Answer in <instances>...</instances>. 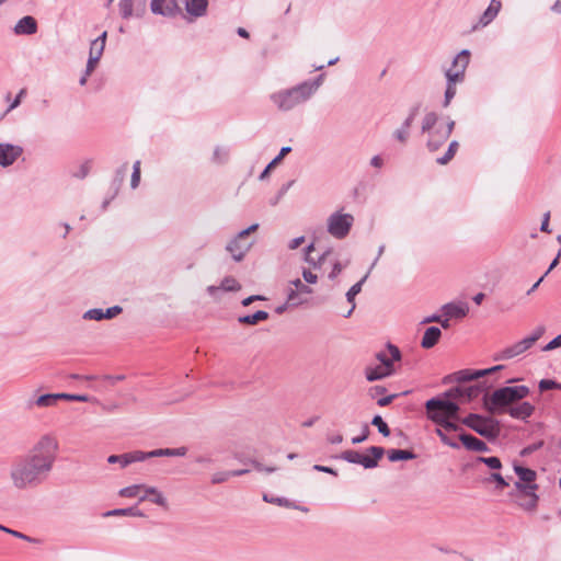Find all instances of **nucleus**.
<instances>
[{
	"mask_svg": "<svg viewBox=\"0 0 561 561\" xmlns=\"http://www.w3.org/2000/svg\"><path fill=\"white\" fill-rule=\"evenodd\" d=\"M458 148H459V142L457 140H453L449 144L446 153L443 157L437 158L436 162L442 165L447 164L455 157Z\"/></svg>",
	"mask_w": 561,
	"mask_h": 561,
	"instance_id": "nucleus-35",
	"label": "nucleus"
},
{
	"mask_svg": "<svg viewBox=\"0 0 561 561\" xmlns=\"http://www.w3.org/2000/svg\"><path fill=\"white\" fill-rule=\"evenodd\" d=\"M388 458L390 461H400V460H412L416 458V455L407 449H391L388 451Z\"/></svg>",
	"mask_w": 561,
	"mask_h": 561,
	"instance_id": "nucleus-31",
	"label": "nucleus"
},
{
	"mask_svg": "<svg viewBox=\"0 0 561 561\" xmlns=\"http://www.w3.org/2000/svg\"><path fill=\"white\" fill-rule=\"evenodd\" d=\"M457 420H447L440 427L449 432H459L461 427L457 424Z\"/></svg>",
	"mask_w": 561,
	"mask_h": 561,
	"instance_id": "nucleus-61",
	"label": "nucleus"
},
{
	"mask_svg": "<svg viewBox=\"0 0 561 561\" xmlns=\"http://www.w3.org/2000/svg\"><path fill=\"white\" fill-rule=\"evenodd\" d=\"M470 51L462 49L453 60V65L446 70L445 76L448 81H462L465 71L469 65Z\"/></svg>",
	"mask_w": 561,
	"mask_h": 561,
	"instance_id": "nucleus-8",
	"label": "nucleus"
},
{
	"mask_svg": "<svg viewBox=\"0 0 561 561\" xmlns=\"http://www.w3.org/2000/svg\"><path fill=\"white\" fill-rule=\"evenodd\" d=\"M462 392L463 398H466L467 401H471L478 398V396L482 392L488 393L486 387L483 383H478L473 386H462Z\"/></svg>",
	"mask_w": 561,
	"mask_h": 561,
	"instance_id": "nucleus-32",
	"label": "nucleus"
},
{
	"mask_svg": "<svg viewBox=\"0 0 561 561\" xmlns=\"http://www.w3.org/2000/svg\"><path fill=\"white\" fill-rule=\"evenodd\" d=\"M476 433L485 437L486 439L493 440L499 437L501 433L500 422L492 416H481V420L473 428Z\"/></svg>",
	"mask_w": 561,
	"mask_h": 561,
	"instance_id": "nucleus-9",
	"label": "nucleus"
},
{
	"mask_svg": "<svg viewBox=\"0 0 561 561\" xmlns=\"http://www.w3.org/2000/svg\"><path fill=\"white\" fill-rule=\"evenodd\" d=\"M208 0H186V12L194 18L204 16L207 12Z\"/></svg>",
	"mask_w": 561,
	"mask_h": 561,
	"instance_id": "nucleus-22",
	"label": "nucleus"
},
{
	"mask_svg": "<svg viewBox=\"0 0 561 561\" xmlns=\"http://www.w3.org/2000/svg\"><path fill=\"white\" fill-rule=\"evenodd\" d=\"M36 31H37V22L31 15L23 16L22 19H20L18 21V23L14 26L15 34L32 35V34L36 33Z\"/></svg>",
	"mask_w": 561,
	"mask_h": 561,
	"instance_id": "nucleus-19",
	"label": "nucleus"
},
{
	"mask_svg": "<svg viewBox=\"0 0 561 561\" xmlns=\"http://www.w3.org/2000/svg\"><path fill=\"white\" fill-rule=\"evenodd\" d=\"M502 368H503L502 365H497V366H494V367H491L488 369H482V370L462 369V370H459L454 374V380L459 383L468 382V381L477 380L485 375L492 374Z\"/></svg>",
	"mask_w": 561,
	"mask_h": 561,
	"instance_id": "nucleus-11",
	"label": "nucleus"
},
{
	"mask_svg": "<svg viewBox=\"0 0 561 561\" xmlns=\"http://www.w3.org/2000/svg\"><path fill=\"white\" fill-rule=\"evenodd\" d=\"M122 311H123V309L119 306L110 307L104 311V318L112 319V318L116 317L117 314H119Z\"/></svg>",
	"mask_w": 561,
	"mask_h": 561,
	"instance_id": "nucleus-63",
	"label": "nucleus"
},
{
	"mask_svg": "<svg viewBox=\"0 0 561 561\" xmlns=\"http://www.w3.org/2000/svg\"><path fill=\"white\" fill-rule=\"evenodd\" d=\"M142 489V484H134L119 490L118 494L123 497H136L139 491Z\"/></svg>",
	"mask_w": 561,
	"mask_h": 561,
	"instance_id": "nucleus-43",
	"label": "nucleus"
},
{
	"mask_svg": "<svg viewBox=\"0 0 561 561\" xmlns=\"http://www.w3.org/2000/svg\"><path fill=\"white\" fill-rule=\"evenodd\" d=\"M151 11L154 14L172 16L179 11L175 0H151Z\"/></svg>",
	"mask_w": 561,
	"mask_h": 561,
	"instance_id": "nucleus-14",
	"label": "nucleus"
},
{
	"mask_svg": "<svg viewBox=\"0 0 561 561\" xmlns=\"http://www.w3.org/2000/svg\"><path fill=\"white\" fill-rule=\"evenodd\" d=\"M59 454V442L55 434L41 435L26 454L18 457L11 466L10 479L18 490L34 489L43 484L51 473Z\"/></svg>",
	"mask_w": 561,
	"mask_h": 561,
	"instance_id": "nucleus-1",
	"label": "nucleus"
},
{
	"mask_svg": "<svg viewBox=\"0 0 561 561\" xmlns=\"http://www.w3.org/2000/svg\"><path fill=\"white\" fill-rule=\"evenodd\" d=\"M481 416L482 415L477 414V413H470L463 419L459 417V422H461L463 425L468 426L469 428L473 430V428H476V425L478 424V422L481 420Z\"/></svg>",
	"mask_w": 561,
	"mask_h": 561,
	"instance_id": "nucleus-46",
	"label": "nucleus"
},
{
	"mask_svg": "<svg viewBox=\"0 0 561 561\" xmlns=\"http://www.w3.org/2000/svg\"><path fill=\"white\" fill-rule=\"evenodd\" d=\"M533 346L531 342L525 337L517 343L505 347L501 351L499 355H496L495 359H511L514 358L523 353H525L527 350H529Z\"/></svg>",
	"mask_w": 561,
	"mask_h": 561,
	"instance_id": "nucleus-13",
	"label": "nucleus"
},
{
	"mask_svg": "<svg viewBox=\"0 0 561 561\" xmlns=\"http://www.w3.org/2000/svg\"><path fill=\"white\" fill-rule=\"evenodd\" d=\"M448 138V136L443 137V131L436 128L434 133H430L426 147L431 152L437 151Z\"/></svg>",
	"mask_w": 561,
	"mask_h": 561,
	"instance_id": "nucleus-26",
	"label": "nucleus"
},
{
	"mask_svg": "<svg viewBox=\"0 0 561 561\" xmlns=\"http://www.w3.org/2000/svg\"><path fill=\"white\" fill-rule=\"evenodd\" d=\"M561 346V333L556 336L553 340H551L546 346H543V351L547 352V351H552L557 347H560Z\"/></svg>",
	"mask_w": 561,
	"mask_h": 561,
	"instance_id": "nucleus-64",
	"label": "nucleus"
},
{
	"mask_svg": "<svg viewBox=\"0 0 561 561\" xmlns=\"http://www.w3.org/2000/svg\"><path fill=\"white\" fill-rule=\"evenodd\" d=\"M230 478V471H219L211 476V483L219 484L226 482Z\"/></svg>",
	"mask_w": 561,
	"mask_h": 561,
	"instance_id": "nucleus-56",
	"label": "nucleus"
},
{
	"mask_svg": "<svg viewBox=\"0 0 561 561\" xmlns=\"http://www.w3.org/2000/svg\"><path fill=\"white\" fill-rule=\"evenodd\" d=\"M371 455H363L357 450H345L341 454V458L350 463L362 465L365 469H373L378 466L379 459L385 454L382 447L371 446L367 449Z\"/></svg>",
	"mask_w": 561,
	"mask_h": 561,
	"instance_id": "nucleus-6",
	"label": "nucleus"
},
{
	"mask_svg": "<svg viewBox=\"0 0 561 561\" xmlns=\"http://www.w3.org/2000/svg\"><path fill=\"white\" fill-rule=\"evenodd\" d=\"M459 439L468 450H473V451H478V453L489 451V447L483 440H481L470 434L462 432L459 434Z\"/></svg>",
	"mask_w": 561,
	"mask_h": 561,
	"instance_id": "nucleus-18",
	"label": "nucleus"
},
{
	"mask_svg": "<svg viewBox=\"0 0 561 561\" xmlns=\"http://www.w3.org/2000/svg\"><path fill=\"white\" fill-rule=\"evenodd\" d=\"M444 314L448 318H463L469 311V307L465 302L454 304L449 302L442 307Z\"/></svg>",
	"mask_w": 561,
	"mask_h": 561,
	"instance_id": "nucleus-21",
	"label": "nucleus"
},
{
	"mask_svg": "<svg viewBox=\"0 0 561 561\" xmlns=\"http://www.w3.org/2000/svg\"><path fill=\"white\" fill-rule=\"evenodd\" d=\"M324 80V75L318 76L312 81H304L301 82L307 91H309L310 98L317 92V90L322 85Z\"/></svg>",
	"mask_w": 561,
	"mask_h": 561,
	"instance_id": "nucleus-37",
	"label": "nucleus"
},
{
	"mask_svg": "<svg viewBox=\"0 0 561 561\" xmlns=\"http://www.w3.org/2000/svg\"><path fill=\"white\" fill-rule=\"evenodd\" d=\"M57 397L58 396H55V393H46V394H42L39 396L36 400H35V404L37 407H51L54 404H56L57 402Z\"/></svg>",
	"mask_w": 561,
	"mask_h": 561,
	"instance_id": "nucleus-38",
	"label": "nucleus"
},
{
	"mask_svg": "<svg viewBox=\"0 0 561 561\" xmlns=\"http://www.w3.org/2000/svg\"><path fill=\"white\" fill-rule=\"evenodd\" d=\"M353 224V215L337 210L328 218V232L336 239H343L350 233Z\"/></svg>",
	"mask_w": 561,
	"mask_h": 561,
	"instance_id": "nucleus-7",
	"label": "nucleus"
},
{
	"mask_svg": "<svg viewBox=\"0 0 561 561\" xmlns=\"http://www.w3.org/2000/svg\"><path fill=\"white\" fill-rule=\"evenodd\" d=\"M134 0H121L118 3L119 13L124 19H128L133 15Z\"/></svg>",
	"mask_w": 561,
	"mask_h": 561,
	"instance_id": "nucleus-41",
	"label": "nucleus"
},
{
	"mask_svg": "<svg viewBox=\"0 0 561 561\" xmlns=\"http://www.w3.org/2000/svg\"><path fill=\"white\" fill-rule=\"evenodd\" d=\"M140 182V161H136L133 165V173L130 180L131 188H136Z\"/></svg>",
	"mask_w": 561,
	"mask_h": 561,
	"instance_id": "nucleus-50",
	"label": "nucleus"
},
{
	"mask_svg": "<svg viewBox=\"0 0 561 561\" xmlns=\"http://www.w3.org/2000/svg\"><path fill=\"white\" fill-rule=\"evenodd\" d=\"M368 274H366L359 282L354 284L346 293V300L351 304L350 310L344 314L345 318L351 317L356 308L355 297L362 291L363 284L366 282Z\"/></svg>",
	"mask_w": 561,
	"mask_h": 561,
	"instance_id": "nucleus-25",
	"label": "nucleus"
},
{
	"mask_svg": "<svg viewBox=\"0 0 561 561\" xmlns=\"http://www.w3.org/2000/svg\"><path fill=\"white\" fill-rule=\"evenodd\" d=\"M458 81H448L447 80V87L445 91V100H444V106H448L453 98L456 95V83Z\"/></svg>",
	"mask_w": 561,
	"mask_h": 561,
	"instance_id": "nucleus-45",
	"label": "nucleus"
},
{
	"mask_svg": "<svg viewBox=\"0 0 561 561\" xmlns=\"http://www.w3.org/2000/svg\"><path fill=\"white\" fill-rule=\"evenodd\" d=\"M149 501L164 510L169 508L168 500L160 491H158V493L154 494L152 497H149Z\"/></svg>",
	"mask_w": 561,
	"mask_h": 561,
	"instance_id": "nucleus-54",
	"label": "nucleus"
},
{
	"mask_svg": "<svg viewBox=\"0 0 561 561\" xmlns=\"http://www.w3.org/2000/svg\"><path fill=\"white\" fill-rule=\"evenodd\" d=\"M393 373L394 369L386 368L381 365L367 366L365 368V377L370 382L389 377Z\"/></svg>",
	"mask_w": 561,
	"mask_h": 561,
	"instance_id": "nucleus-20",
	"label": "nucleus"
},
{
	"mask_svg": "<svg viewBox=\"0 0 561 561\" xmlns=\"http://www.w3.org/2000/svg\"><path fill=\"white\" fill-rule=\"evenodd\" d=\"M107 462L108 463H119L122 468H125L128 466V455H127V453L123 454V455H111L107 458Z\"/></svg>",
	"mask_w": 561,
	"mask_h": 561,
	"instance_id": "nucleus-53",
	"label": "nucleus"
},
{
	"mask_svg": "<svg viewBox=\"0 0 561 561\" xmlns=\"http://www.w3.org/2000/svg\"><path fill=\"white\" fill-rule=\"evenodd\" d=\"M0 530L1 531H4L7 534H10L11 536L15 537V538H19V539H22V540H25V541H28V542H39L38 539L36 538H32L23 533H20L18 530H14V529H10L3 525L0 524Z\"/></svg>",
	"mask_w": 561,
	"mask_h": 561,
	"instance_id": "nucleus-40",
	"label": "nucleus"
},
{
	"mask_svg": "<svg viewBox=\"0 0 561 561\" xmlns=\"http://www.w3.org/2000/svg\"><path fill=\"white\" fill-rule=\"evenodd\" d=\"M241 289V285L240 283L234 278V277H231V276H227L225 277L222 280H221V284L220 286H208L207 287V293L217 298V294L220 291V290H224V291H238Z\"/></svg>",
	"mask_w": 561,
	"mask_h": 561,
	"instance_id": "nucleus-16",
	"label": "nucleus"
},
{
	"mask_svg": "<svg viewBox=\"0 0 561 561\" xmlns=\"http://www.w3.org/2000/svg\"><path fill=\"white\" fill-rule=\"evenodd\" d=\"M535 412V407L529 402H522L514 404L513 407L507 409V412L511 417L516 420H526L530 417Z\"/></svg>",
	"mask_w": 561,
	"mask_h": 561,
	"instance_id": "nucleus-17",
	"label": "nucleus"
},
{
	"mask_svg": "<svg viewBox=\"0 0 561 561\" xmlns=\"http://www.w3.org/2000/svg\"><path fill=\"white\" fill-rule=\"evenodd\" d=\"M442 336V331L437 327H430L425 330L424 335L421 341V346L423 348L430 350L434 347Z\"/></svg>",
	"mask_w": 561,
	"mask_h": 561,
	"instance_id": "nucleus-23",
	"label": "nucleus"
},
{
	"mask_svg": "<svg viewBox=\"0 0 561 561\" xmlns=\"http://www.w3.org/2000/svg\"><path fill=\"white\" fill-rule=\"evenodd\" d=\"M291 286H294V289L299 291L300 294L310 295L312 294V288L305 285L299 278H296L289 283Z\"/></svg>",
	"mask_w": 561,
	"mask_h": 561,
	"instance_id": "nucleus-51",
	"label": "nucleus"
},
{
	"mask_svg": "<svg viewBox=\"0 0 561 561\" xmlns=\"http://www.w3.org/2000/svg\"><path fill=\"white\" fill-rule=\"evenodd\" d=\"M305 294H300L293 287L287 289V301L291 307H298L307 302V298L302 297Z\"/></svg>",
	"mask_w": 561,
	"mask_h": 561,
	"instance_id": "nucleus-34",
	"label": "nucleus"
},
{
	"mask_svg": "<svg viewBox=\"0 0 561 561\" xmlns=\"http://www.w3.org/2000/svg\"><path fill=\"white\" fill-rule=\"evenodd\" d=\"M502 7V3L500 0H491L489 7L483 12L480 23L485 26L488 25L493 19L497 15Z\"/></svg>",
	"mask_w": 561,
	"mask_h": 561,
	"instance_id": "nucleus-27",
	"label": "nucleus"
},
{
	"mask_svg": "<svg viewBox=\"0 0 561 561\" xmlns=\"http://www.w3.org/2000/svg\"><path fill=\"white\" fill-rule=\"evenodd\" d=\"M538 387L541 392L551 390V389L561 390V383H559L552 379H541L538 383Z\"/></svg>",
	"mask_w": 561,
	"mask_h": 561,
	"instance_id": "nucleus-47",
	"label": "nucleus"
},
{
	"mask_svg": "<svg viewBox=\"0 0 561 561\" xmlns=\"http://www.w3.org/2000/svg\"><path fill=\"white\" fill-rule=\"evenodd\" d=\"M546 329L543 325H539L535 329V331L529 335L527 336V339L531 342V344L534 345L541 336L542 334L545 333Z\"/></svg>",
	"mask_w": 561,
	"mask_h": 561,
	"instance_id": "nucleus-58",
	"label": "nucleus"
},
{
	"mask_svg": "<svg viewBox=\"0 0 561 561\" xmlns=\"http://www.w3.org/2000/svg\"><path fill=\"white\" fill-rule=\"evenodd\" d=\"M254 241H250L243 237H240L238 233L227 245L226 250L231 254L232 259L236 262H240L243 260L245 254L252 248Z\"/></svg>",
	"mask_w": 561,
	"mask_h": 561,
	"instance_id": "nucleus-10",
	"label": "nucleus"
},
{
	"mask_svg": "<svg viewBox=\"0 0 561 561\" xmlns=\"http://www.w3.org/2000/svg\"><path fill=\"white\" fill-rule=\"evenodd\" d=\"M437 121L438 116L435 112L426 113L422 121L421 131L423 134L426 133L427 135H430V133H434L436 129L435 126L437 124Z\"/></svg>",
	"mask_w": 561,
	"mask_h": 561,
	"instance_id": "nucleus-30",
	"label": "nucleus"
},
{
	"mask_svg": "<svg viewBox=\"0 0 561 561\" xmlns=\"http://www.w3.org/2000/svg\"><path fill=\"white\" fill-rule=\"evenodd\" d=\"M127 455H128V465L148 459L147 451L134 450V451L127 453Z\"/></svg>",
	"mask_w": 561,
	"mask_h": 561,
	"instance_id": "nucleus-52",
	"label": "nucleus"
},
{
	"mask_svg": "<svg viewBox=\"0 0 561 561\" xmlns=\"http://www.w3.org/2000/svg\"><path fill=\"white\" fill-rule=\"evenodd\" d=\"M388 351L389 355L385 352H379L376 354V358L379 360V365L386 368L394 369L393 362L401 359V352L396 345L392 344H388Z\"/></svg>",
	"mask_w": 561,
	"mask_h": 561,
	"instance_id": "nucleus-15",
	"label": "nucleus"
},
{
	"mask_svg": "<svg viewBox=\"0 0 561 561\" xmlns=\"http://www.w3.org/2000/svg\"><path fill=\"white\" fill-rule=\"evenodd\" d=\"M514 471L519 479L515 482V489L523 495L530 499L529 502L525 504V507L529 510L535 508L538 501V496L536 494L538 485L535 483L537 477L536 471L517 463L514 465Z\"/></svg>",
	"mask_w": 561,
	"mask_h": 561,
	"instance_id": "nucleus-5",
	"label": "nucleus"
},
{
	"mask_svg": "<svg viewBox=\"0 0 561 561\" xmlns=\"http://www.w3.org/2000/svg\"><path fill=\"white\" fill-rule=\"evenodd\" d=\"M309 99V91L305 89L302 83L271 94V101L283 112L290 111Z\"/></svg>",
	"mask_w": 561,
	"mask_h": 561,
	"instance_id": "nucleus-4",
	"label": "nucleus"
},
{
	"mask_svg": "<svg viewBox=\"0 0 561 561\" xmlns=\"http://www.w3.org/2000/svg\"><path fill=\"white\" fill-rule=\"evenodd\" d=\"M263 500L267 503L276 504L278 506H284L287 508H298V506L294 502L289 501L286 497H275L264 494Z\"/></svg>",
	"mask_w": 561,
	"mask_h": 561,
	"instance_id": "nucleus-36",
	"label": "nucleus"
},
{
	"mask_svg": "<svg viewBox=\"0 0 561 561\" xmlns=\"http://www.w3.org/2000/svg\"><path fill=\"white\" fill-rule=\"evenodd\" d=\"M371 424L377 426L379 433L383 436L390 435V428L380 415H375L371 420Z\"/></svg>",
	"mask_w": 561,
	"mask_h": 561,
	"instance_id": "nucleus-42",
	"label": "nucleus"
},
{
	"mask_svg": "<svg viewBox=\"0 0 561 561\" xmlns=\"http://www.w3.org/2000/svg\"><path fill=\"white\" fill-rule=\"evenodd\" d=\"M314 250V244L313 243H310L307 248H306V257L305 260L312 264L314 268H318L320 267L324 262L325 260L330 256L331 254V250H327L318 260V262H314L311 257H310V253Z\"/></svg>",
	"mask_w": 561,
	"mask_h": 561,
	"instance_id": "nucleus-33",
	"label": "nucleus"
},
{
	"mask_svg": "<svg viewBox=\"0 0 561 561\" xmlns=\"http://www.w3.org/2000/svg\"><path fill=\"white\" fill-rule=\"evenodd\" d=\"M490 480L495 481L497 484V489H500V490H503L504 488L508 486V483L506 482V480L499 472L491 473Z\"/></svg>",
	"mask_w": 561,
	"mask_h": 561,
	"instance_id": "nucleus-57",
	"label": "nucleus"
},
{
	"mask_svg": "<svg viewBox=\"0 0 561 561\" xmlns=\"http://www.w3.org/2000/svg\"><path fill=\"white\" fill-rule=\"evenodd\" d=\"M477 461L486 465L489 468L497 470L502 468V462L497 457H478Z\"/></svg>",
	"mask_w": 561,
	"mask_h": 561,
	"instance_id": "nucleus-44",
	"label": "nucleus"
},
{
	"mask_svg": "<svg viewBox=\"0 0 561 561\" xmlns=\"http://www.w3.org/2000/svg\"><path fill=\"white\" fill-rule=\"evenodd\" d=\"M393 135L400 142L404 144L409 137V129L401 126V128L397 129Z\"/></svg>",
	"mask_w": 561,
	"mask_h": 561,
	"instance_id": "nucleus-62",
	"label": "nucleus"
},
{
	"mask_svg": "<svg viewBox=\"0 0 561 561\" xmlns=\"http://www.w3.org/2000/svg\"><path fill=\"white\" fill-rule=\"evenodd\" d=\"M425 410L427 419L438 426H442L447 420H459V404L442 397L427 400Z\"/></svg>",
	"mask_w": 561,
	"mask_h": 561,
	"instance_id": "nucleus-3",
	"label": "nucleus"
},
{
	"mask_svg": "<svg viewBox=\"0 0 561 561\" xmlns=\"http://www.w3.org/2000/svg\"><path fill=\"white\" fill-rule=\"evenodd\" d=\"M444 399H460L463 398L462 386L454 387L443 393Z\"/></svg>",
	"mask_w": 561,
	"mask_h": 561,
	"instance_id": "nucleus-49",
	"label": "nucleus"
},
{
	"mask_svg": "<svg viewBox=\"0 0 561 561\" xmlns=\"http://www.w3.org/2000/svg\"><path fill=\"white\" fill-rule=\"evenodd\" d=\"M228 158V152L220 147H216L213 153V161L224 163Z\"/></svg>",
	"mask_w": 561,
	"mask_h": 561,
	"instance_id": "nucleus-55",
	"label": "nucleus"
},
{
	"mask_svg": "<svg viewBox=\"0 0 561 561\" xmlns=\"http://www.w3.org/2000/svg\"><path fill=\"white\" fill-rule=\"evenodd\" d=\"M187 453L186 447L179 448H159L151 451H147L148 459L153 457H183Z\"/></svg>",
	"mask_w": 561,
	"mask_h": 561,
	"instance_id": "nucleus-24",
	"label": "nucleus"
},
{
	"mask_svg": "<svg viewBox=\"0 0 561 561\" xmlns=\"http://www.w3.org/2000/svg\"><path fill=\"white\" fill-rule=\"evenodd\" d=\"M83 319L100 321L105 319L104 311L100 308H93L84 312Z\"/></svg>",
	"mask_w": 561,
	"mask_h": 561,
	"instance_id": "nucleus-48",
	"label": "nucleus"
},
{
	"mask_svg": "<svg viewBox=\"0 0 561 561\" xmlns=\"http://www.w3.org/2000/svg\"><path fill=\"white\" fill-rule=\"evenodd\" d=\"M445 432H446V431H445L443 427H440V426H438L437 428H435V434L440 438V440H442V443H443V444H445V445H447V446H449V447H451V448H454V449H458V448L460 447V445H459L457 442H455V440L450 439V438L446 435V433H445Z\"/></svg>",
	"mask_w": 561,
	"mask_h": 561,
	"instance_id": "nucleus-39",
	"label": "nucleus"
},
{
	"mask_svg": "<svg viewBox=\"0 0 561 561\" xmlns=\"http://www.w3.org/2000/svg\"><path fill=\"white\" fill-rule=\"evenodd\" d=\"M386 391L387 389L383 386H374L368 389V396L371 399H376L379 396H382Z\"/></svg>",
	"mask_w": 561,
	"mask_h": 561,
	"instance_id": "nucleus-60",
	"label": "nucleus"
},
{
	"mask_svg": "<svg viewBox=\"0 0 561 561\" xmlns=\"http://www.w3.org/2000/svg\"><path fill=\"white\" fill-rule=\"evenodd\" d=\"M527 386L502 387L491 396L483 394V407L491 414L506 413L507 409L529 394Z\"/></svg>",
	"mask_w": 561,
	"mask_h": 561,
	"instance_id": "nucleus-2",
	"label": "nucleus"
},
{
	"mask_svg": "<svg viewBox=\"0 0 561 561\" xmlns=\"http://www.w3.org/2000/svg\"><path fill=\"white\" fill-rule=\"evenodd\" d=\"M106 36L107 32H103L98 38L92 41L89 56H94L95 59L100 60L104 51Z\"/></svg>",
	"mask_w": 561,
	"mask_h": 561,
	"instance_id": "nucleus-28",
	"label": "nucleus"
},
{
	"mask_svg": "<svg viewBox=\"0 0 561 561\" xmlns=\"http://www.w3.org/2000/svg\"><path fill=\"white\" fill-rule=\"evenodd\" d=\"M26 95V89H21L15 99L12 101V103L9 105L7 113L11 112L15 107H18L21 104L22 98Z\"/></svg>",
	"mask_w": 561,
	"mask_h": 561,
	"instance_id": "nucleus-59",
	"label": "nucleus"
},
{
	"mask_svg": "<svg viewBox=\"0 0 561 561\" xmlns=\"http://www.w3.org/2000/svg\"><path fill=\"white\" fill-rule=\"evenodd\" d=\"M23 148L11 144H0V165H12L22 154Z\"/></svg>",
	"mask_w": 561,
	"mask_h": 561,
	"instance_id": "nucleus-12",
	"label": "nucleus"
},
{
	"mask_svg": "<svg viewBox=\"0 0 561 561\" xmlns=\"http://www.w3.org/2000/svg\"><path fill=\"white\" fill-rule=\"evenodd\" d=\"M268 317H270L268 312H266L264 310H259V311L254 312L253 314L240 316L238 318V322L241 324H247V325H255L260 321L267 320Z\"/></svg>",
	"mask_w": 561,
	"mask_h": 561,
	"instance_id": "nucleus-29",
	"label": "nucleus"
}]
</instances>
